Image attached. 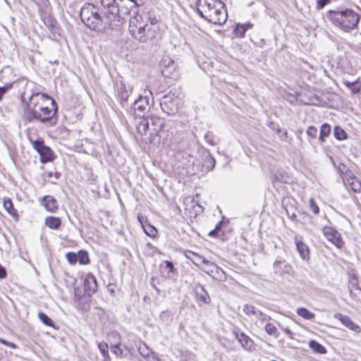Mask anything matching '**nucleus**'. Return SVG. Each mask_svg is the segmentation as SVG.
Instances as JSON below:
<instances>
[{
    "label": "nucleus",
    "mask_w": 361,
    "mask_h": 361,
    "mask_svg": "<svg viewBox=\"0 0 361 361\" xmlns=\"http://www.w3.org/2000/svg\"><path fill=\"white\" fill-rule=\"evenodd\" d=\"M100 4L105 11L104 16L91 4H85L80 10L81 20L92 30L106 25L120 27L130 15V10L136 7L135 0H100Z\"/></svg>",
    "instance_id": "obj_1"
},
{
    "label": "nucleus",
    "mask_w": 361,
    "mask_h": 361,
    "mask_svg": "<svg viewBox=\"0 0 361 361\" xmlns=\"http://www.w3.org/2000/svg\"><path fill=\"white\" fill-rule=\"evenodd\" d=\"M135 4L136 7L130 10V14L133 13V16L129 19V32L135 39L140 42L145 43L153 40L159 35V26L150 18L145 22L142 16L138 13L139 4L136 1Z\"/></svg>",
    "instance_id": "obj_2"
},
{
    "label": "nucleus",
    "mask_w": 361,
    "mask_h": 361,
    "mask_svg": "<svg viewBox=\"0 0 361 361\" xmlns=\"http://www.w3.org/2000/svg\"><path fill=\"white\" fill-rule=\"evenodd\" d=\"M77 283L78 280L75 279L73 304L79 311L87 312L90 308L89 298L98 288L97 279L92 274L89 273L85 279H80V284L83 285L82 288L77 286Z\"/></svg>",
    "instance_id": "obj_3"
},
{
    "label": "nucleus",
    "mask_w": 361,
    "mask_h": 361,
    "mask_svg": "<svg viewBox=\"0 0 361 361\" xmlns=\"http://www.w3.org/2000/svg\"><path fill=\"white\" fill-rule=\"evenodd\" d=\"M197 12L208 22L216 24H224L228 18L225 4L219 0H198Z\"/></svg>",
    "instance_id": "obj_4"
},
{
    "label": "nucleus",
    "mask_w": 361,
    "mask_h": 361,
    "mask_svg": "<svg viewBox=\"0 0 361 361\" xmlns=\"http://www.w3.org/2000/svg\"><path fill=\"white\" fill-rule=\"evenodd\" d=\"M57 110L56 102L50 97L49 104H42L37 111L33 110L27 113L26 121L32 123L37 121L46 126H53L57 122Z\"/></svg>",
    "instance_id": "obj_5"
},
{
    "label": "nucleus",
    "mask_w": 361,
    "mask_h": 361,
    "mask_svg": "<svg viewBox=\"0 0 361 361\" xmlns=\"http://www.w3.org/2000/svg\"><path fill=\"white\" fill-rule=\"evenodd\" d=\"M333 23L348 32L355 29L360 20L359 15L351 9L334 11L332 16Z\"/></svg>",
    "instance_id": "obj_6"
},
{
    "label": "nucleus",
    "mask_w": 361,
    "mask_h": 361,
    "mask_svg": "<svg viewBox=\"0 0 361 361\" xmlns=\"http://www.w3.org/2000/svg\"><path fill=\"white\" fill-rule=\"evenodd\" d=\"M149 126V142L155 140L156 137H159V142L162 140L163 144L169 145L171 140L165 137V131L164 130V120L157 116H147Z\"/></svg>",
    "instance_id": "obj_7"
},
{
    "label": "nucleus",
    "mask_w": 361,
    "mask_h": 361,
    "mask_svg": "<svg viewBox=\"0 0 361 361\" xmlns=\"http://www.w3.org/2000/svg\"><path fill=\"white\" fill-rule=\"evenodd\" d=\"M180 99L177 94V90L173 89L164 94L160 99L161 110L167 115H175L179 109Z\"/></svg>",
    "instance_id": "obj_8"
},
{
    "label": "nucleus",
    "mask_w": 361,
    "mask_h": 361,
    "mask_svg": "<svg viewBox=\"0 0 361 361\" xmlns=\"http://www.w3.org/2000/svg\"><path fill=\"white\" fill-rule=\"evenodd\" d=\"M50 96L47 94L35 92L32 93L29 97V104H25V116L27 113L32 111L33 110L37 111L42 104H49L50 102Z\"/></svg>",
    "instance_id": "obj_9"
},
{
    "label": "nucleus",
    "mask_w": 361,
    "mask_h": 361,
    "mask_svg": "<svg viewBox=\"0 0 361 361\" xmlns=\"http://www.w3.org/2000/svg\"><path fill=\"white\" fill-rule=\"evenodd\" d=\"M161 74L165 78L176 80L178 78V72L175 62L169 56H164L159 64Z\"/></svg>",
    "instance_id": "obj_10"
},
{
    "label": "nucleus",
    "mask_w": 361,
    "mask_h": 361,
    "mask_svg": "<svg viewBox=\"0 0 361 361\" xmlns=\"http://www.w3.org/2000/svg\"><path fill=\"white\" fill-rule=\"evenodd\" d=\"M33 148L37 152L40 157L42 163L45 164L52 160L53 152L51 148L44 145V140L38 138L35 140H30Z\"/></svg>",
    "instance_id": "obj_11"
},
{
    "label": "nucleus",
    "mask_w": 361,
    "mask_h": 361,
    "mask_svg": "<svg viewBox=\"0 0 361 361\" xmlns=\"http://www.w3.org/2000/svg\"><path fill=\"white\" fill-rule=\"evenodd\" d=\"M144 95H140L138 99H135L133 104L134 110L140 112H145L150 109L151 105L154 102L152 92L149 90L144 91Z\"/></svg>",
    "instance_id": "obj_12"
},
{
    "label": "nucleus",
    "mask_w": 361,
    "mask_h": 361,
    "mask_svg": "<svg viewBox=\"0 0 361 361\" xmlns=\"http://www.w3.org/2000/svg\"><path fill=\"white\" fill-rule=\"evenodd\" d=\"M116 90L121 106L125 107L128 97L133 92V87L130 85L125 84L123 81H117Z\"/></svg>",
    "instance_id": "obj_13"
},
{
    "label": "nucleus",
    "mask_w": 361,
    "mask_h": 361,
    "mask_svg": "<svg viewBox=\"0 0 361 361\" xmlns=\"http://www.w3.org/2000/svg\"><path fill=\"white\" fill-rule=\"evenodd\" d=\"M274 273L279 276L290 274L292 271L291 265L283 257H277L273 264Z\"/></svg>",
    "instance_id": "obj_14"
},
{
    "label": "nucleus",
    "mask_w": 361,
    "mask_h": 361,
    "mask_svg": "<svg viewBox=\"0 0 361 361\" xmlns=\"http://www.w3.org/2000/svg\"><path fill=\"white\" fill-rule=\"evenodd\" d=\"M76 263L81 265H87L90 263L89 255L86 250H80L78 252H69V264H75Z\"/></svg>",
    "instance_id": "obj_15"
},
{
    "label": "nucleus",
    "mask_w": 361,
    "mask_h": 361,
    "mask_svg": "<svg viewBox=\"0 0 361 361\" xmlns=\"http://www.w3.org/2000/svg\"><path fill=\"white\" fill-rule=\"evenodd\" d=\"M186 257L191 260V262L195 264L196 266H200V263H204L206 264H208L211 267H212L214 269H216V272L219 273V271L224 272L222 269L219 267L216 264L214 263L210 262L209 260L204 258L203 257L200 256V255L195 253L192 251H188V253L185 255Z\"/></svg>",
    "instance_id": "obj_16"
},
{
    "label": "nucleus",
    "mask_w": 361,
    "mask_h": 361,
    "mask_svg": "<svg viewBox=\"0 0 361 361\" xmlns=\"http://www.w3.org/2000/svg\"><path fill=\"white\" fill-rule=\"evenodd\" d=\"M323 233L327 240L331 241L337 247L341 248L343 245L341 234L334 228L326 226L323 228Z\"/></svg>",
    "instance_id": "obj_17"
},
{
    "label": "nucleus",
    "mask_w": 361,
    "mask_h": 361,
    "mask_svg": "<svg viewBox=\"0 0 361 361\" xmlns=\"http://www.w3.org/2000/svg\"><path fill=\"white\" fill-rule=\"evenodd\" d=\"M41 18L50 32H51L54 35H60V28L58 27L57 23L53 16L49 14L44 13L41 16Z\"/></svg>",
    "instance_id": "obj_18"
},
{
    "label": "nucleus",
    "mask_w": 361,
    "mask_h": 361,
    "mask_svg": "<svg viewBox=\"0 0 361 361\" xmlns=\"http://www.w3.org/2000/svg\"><path fill=\"white\" fill-rule=\"evenodd\" d=\"M334 317L350 330L353 331L356 333L360 332L361 329L360 326L354 323L349 317L343 315L341 313L336 314Z\"/></svg>",
    "instance_id": "obj_19"
},
{
    "label": "nucleus",
    "mask_w": 361,
    "mask_h": 361,
    "mask_svg": "<svg viewBox=\"0 0 361 361\" xmlns=\"http://www.w3.org/2000/svg\"><path fill=\"white\" fill-rule=\"evenodd\" d=\"M295 243L298 252L301 258L304 260H307L310 258L309 247L305 244L298 236L295 237Z\"/></svg>",
    "instance_id": "obj_20"
},
{
    "label": "nucleus",
    "mask_w": 361,
    "mask_h": 361,
    "mask_svg": "<svg viewBox=\"0 0 361 361\" xmlns=\"http://www.w3.org/2000/svg\"><path fill=\"white\" fill-rule=\"evenodd\" d=\"M195 292L197 300L204 302V304H209L210 302V297L207 291L201 284L195 286Z\"/></svg>",
    "instance_id": "obj_21"
},
{
    "label": "nucleus",
    "mask_w": 361,
    "mask_h": 361,
    "mask_svg": "<svg viewBox=\"0 0 361 361\" xmlns=\"http://www.w3.org/2000/svg\"><path fill=\"white\" fill-rule=\"evenodd\" d=\"M215 162L214 158L209 152L204 153L202 154V171L206 172L212 171L215 166Z\"/></svg>",
    "instance_id": "obj_22"
},
{
    "label": "nucleus",
    "mask_w": 361,
    "mask_h": 361,
    "mask_svg": "<svg viewBox=\"0 0 361 361\" xmlns=\"http://www.w3.org/2000/svg\"><path fill=\"white\" fill-rule=\"evenodd\" d=\"M136 129L137 133L141 135H146L147 133H149V126L147 116H143L138 119L136 123Z\"/></svg>",
    "instance_id": "obj_23"
},
{
    "label": "nucleus",
    "mask_w": 361,
    "mask_h": 361,
    "mask_svg": "<svg viewBox=\"0 0 361 361\" xmlns=\"http://www.w3.org/2000/svg\"><path fill=\"white\" fill-rule=\"evenodd\" d=\"M42 204L44 208L51 212H54L57 209V202L56 199L51 195H45L42 200Z\"/></svg>",
    "instance_id": "obj_24"
},
{
    "label": "nucleus",
    "mask_w": 361,
    "mask_h": 361,
    "mask_svg": "<svg viewBox=\"0 0 361 361\" xmlns=\"http://www.w3.org/2000/svg\"><path fill=\"white\" fill-rule=\"evenodd\" d=\"M235 337L241 345L246 350H252L253 347V341L244 333H235Z\"/></svg>",
    "instance_id": "obj_25"
},
{
    "label": "nucleus",
    "mask_w": 361,
    "mask_h": 361,
    "mask_svg": "<svg viewBox=\"0 0 361 361\" xmlns=\"http://www.w3.org/2000/svg\"><path fill=\"white\" fill-rule=\"evenodd\" d=\"M243 312L249 316H255V317L262 319L263 313L252 305L246 304L243 307Z\"/></svg>",
    "instance_id": "obj_26"
},
{
    "label": "nucleus",
    "mask_w": 361,
    "mask_h": 361,
    "mask_svg": "<svg viewBox=\"0 0 361 361\" xmlns=\"http://www.w3.org/2000/svg\"><path fill=\"white\" fill-rule=\"evenodd\" d=\"M112 353L116 356L126 357L130 353V350L126 345H122L119 343L112 346Z\"/></svg>",
    "instance_id": "obj_27"
},
{
    "label": "nucleus",
    "mask_w": 361,
    "mask_h": 361,
    "mask_svg": "<svg viewBox=\"0 0 361 361\" xmlns=\"http://www.w3.org/2000/svg\"><path fill=\"white\" fill-rule=\"evenodd\" d=\"M4 209L7 211V212L12 216L15 219H18V211L14 208L13 202L11 199L6 198L4 200L3 203Z\"/></svg>",
    "instance_id": "obj_28"
},
{
    "label": "nucleus",
    "mask_w": 361,
    "mask_h": 361,
    "mask_svg": "<svg viewBox=\"0 0 361 361\" xmlns=\"http://www.w3.org/2000/svg\"><path fill=\"white\" fill-rule=\"evenodd\" d=\"M331 126L328 123H324L322 125L319 131V140L320 142L323 143L325 142L326 138L329 136L331 133Z\"/></svg>",
    "instance_id": "obj_29"
},
{
    "label": "nucleus",
    "mask_w": 361,
    "mask_h": 361,
    "mask_svg": "<svg viewBox=\"0 0 361 361\" xmlns=\"http://www.w3.org/2000/svg\"><path fill=\"white\" fill-rule=\"evenodd\" d=\"M61 221L59 217L48 216L45 219V225L51 229H57L61 226Z\"/></svg>",
    "instance_id": "obj_30"
},
{
    "label": "nucleus",
    "mask_w": 361,
    "mask_h": 361,
    "mask_svg": "<svg viewBox=\"0 0 361 361\" xmlns=\"http://www.w3.org/2000/svg\"><path fill=\"white\" fill-rule=\"evenodd\" d=\"M309 347L315 353L319 354H325L326 350L324 346L314 340H312L309 343Z\"/></svg>",
    "instance_id": "obj_31"
},
{
    "label": "nucleus",
    "mask_w": 361,
    "mask_h": 361,
    "mask_svg": "<svg viewBox=\"0 0 361 361\" xmlns=\"http://www.w3.org/2000/svg\"><path fill=\"white\" fill-rule=\"evenodd\" d=\"M252 25L250 23L247 24H237L235 29L234 32L237 37H243L245 32L248 28L251 27Z\"/></svg>",
    "instance_id": "obj_32"
},
{
    "label": "nucleus",
    "mask_w": 361,
    "mask_h": 361,
    "mask_svg": "<svg viewBox=\"0 0 361 361\" xmlns=\"http://www.w3.org/2000/svg\"><path fill=\"white\" fill-rule=\"evenodd\" d=\"M296 312L300 317L307 320H312L315 317V314L305 307L298 308Z\"/></svg>",
    "instance_id": "obj_33"
},
{
    "label": "nucleus",
    "mask_w": 361,
    "mask_h": 361,
    "mask_svg": "<svg viewBox=\"0 0 361 361\" xmlns=\"http://www.w3.org/2000/svg\"><path fill=\"white\" fill-rule=\"evenodd\" d=\"M334 137L338 140H343L347 138V133L342 128L338 126L334 127Z\"/></svg>",
    "instance_id": "obj_34"
},
{
    "label": "nucleus",
    "mask_w": 361,
    "mask_h": 361,
    "mask_svg": "<svg viewBox=\"0 0 361 361\" xmlns=\"http://www.w3.org/2000/svg\"><path fill=\"white\" fill-rule=\"evenodd\" d=\"M276 133L282 141L287 142L288 143L291 142L292 138L288 135L286 130L281 129L279 126H277Z\"/></svg>",
    "instance_id": "obj_35"
},
{
    "label": "nucleus",
    "mask_w": 361,
    "mask_h": 361,
    "mask_svg": "<svg viewBox=\"0 0 361 361\" xmlns=\"http://www.w3.org/2000/svg\"><path fill=\"white\" fill-rule=\"evenodd\" d=\"M138 351L140 354L144 357H149L152 351L147 346L145 343H141L138 346Z\"/></svg>",
    "instance_id": "obj_36"
},
{
    "label": "nucleus",
    "mask_w": 361,
    "mask_h": 361,
    "mask_svg": "<svg viewBox=\"0 0 361 361\" xmlns=\"http://www.w3.org/2000/svg\"><path fill=\"white\" fill-rule=\"evenodd\" d=\"M350 185L351 189L355 192H361V181L356 177L352 178V181L349 183Z\"/></svg>",
    "instance_id": "obj_37"
},
{
    "label": "nucleus",
    "mask_w": 361,
    "mask_h": 361,
    "mask_svg": "<svg viewBox=\"0 0 361 361\" xmlns=\"http://www.w3.org/2000/svg\"><path fill=\"white\" fill-rule=\"evenodd\" d=\"M98 348L104 358V361H107V360H109L108 345L106 343H99L98 344Z\"/></svg>",
    "instance_id": "obj_38"
},
{
    "label": "nucleus",
    "mask_w": 361,
    "mask_h": 361,
    "mask_svg": "<svg viewBox=\"0 0 361 361\" xmlns=\"http://www.w3.org/2000/svg\"><path fill=\"white\" fill-rule=\"evenodd\" d=\"M145 233L152 238H155L157 234V230L156 228L150 224L142 226Z\"/></svg>",
    "instance_id": "obj_39"
},
{
    "label": "nucleus",
    "mask_w": 361,
    "mask_h": 361,
    "mask_svg": "<svg viewBox=\"0 0 361 361\" xmlns=\"http://www.w3.org/2000/svg\"><path fill=\"white\" fill-rule=\"evenodd\" d=\"M39 319L46 326H52L54 324V322L52 319L48 317L45 313L44 312H39L38 314Z\"/></svg>",
    "instance_id": "obj_40"
},
{
    "label": "nucleus",
    "mask_w": 361,
    "mask_h": 361,
    "mask_svg": "<svg viewBox=\"0 0 361 361\" xmlns=\"http://www.w3.org/2000/svg\"><path fill=\"white\" fill-rule=\"evenodd\" d=\"M264 329H265L266 332L269 335L274 336L276 338L278 337L279 334L277 332V329L273 324H271V323L267 324Z\"/></svg>",
    "instance_id": "obj_41"
},
{
    "label": "nucleus",
    "mask_w": 361,
    "mask_h": 361,
    "mask_svg": "<svg viewBox=\"0 0 361 361\" xmlns=\"http://www.w3.org/2000/svg\"><path fill=\"white\" fill-rule=\"evenodd\" d=\"M82 107L81 104H78L77 106H75L74 110L75 118H69V120H71L73 123L77 121L78 120H80L82 117Z\"/></svg>",
    "instance_id": "obj_42"
},
{
    "label": "nucleus",
    "mask_w": 361,
    "mask_h": 361,
    "mask_svg": "<svg viewBox=\"0 0 361 361\" xmlns=\"http://www.w3.org/2000/svg\"><path fill=\"white\" fill-rule=\"evenodd\" d=\"M20 102H21V104H22V111H23V115H22V117L23 118L25 121V104H29V100L27 101L26 100V98H25V92H23L21 94H20Z\"/></svg>",
    "instance_id": "obj_43"
},
{
    "label": "nucleus",
    "mask_w": 361,
    "mask_h": 361,
    "mask_svg": "<svg viewBox=\"0 0 361 361\" xmlns=\"http://www.w3.org/2000/svg\"><path fill=\"white\" fill-rule=\"evenodd\" d=\"M350 295L353 300L361 302V288L354 291L353 289H350Z\"/></svg>",
    "instance_id": "obj_44"
},
{
    "label": "nucleus",
    "mask_w": 361,
    "mask_h": 361,
    "mask_svg": "<svg viewBox=\"0 0 361 361\" xmlns=\"http://www.w3.org/2000/svg\"><path fill=\"white\" fill-rule=\"evenodd\" d=\"M358 288H360V286L358 284L357 279L355 276H353L352 280L349 282V285H348L349 293H350V289H353L354 291Z\"/></svg>",
    "instance_id": "obj_45"
},
{
    "label": "nucleus",
    "mask_w": 361,
    "mask_h": 361,
    "mask_svg": "<svg viewBox=\"0 0 361 361\" xmlns=\"http://www.w3.org/2000/svg\"><path fill=\"white\" fill-rule=\"evenodd\" d=\"M13 82L7 83L0 87V101L2 99L6 92L13 87Z\"/></svg>",
    "instance_id": "obj_46"
},
{
    "label": "nucleus",
    "mask_w": 361,
    "mask_h": 361,
    "mask_svg": "<svg viewBox=\"0 0 361 361\" xmlns=\"http://www.w3.org/2000/svg\"><path fill=\"white\" fill-rule=\"evenodd\" d=\"M307 134L312 138H315L317 135V129L314 126H309L307 129Z\"/></svg>",
    "instance_id": "obj_47"
},
{
    "label": "nucleus",
    "mask_w": 361,
    "mask_h": 361,
    "mask_svg": "<svg viewBox=\"0 0 361 361\" xmlns=\"http://www.w3.org/2000/svg\"><path fill=\"white\" fill-rule=\"evenodd\" d=\"M310 207L311 210L312 211V212L314 214H319V208L317 206V204H316L315 201L312 198H311L310 200Z\"/></svg>",
    "instance_id": "obj_48"
},
{
    "label": "nucleus",
    "mask_w": 361,
    "mask_h": 361,
    "mask_svg": "<svg viewBox=\"0 0 361 361\" xmlns=\"http://www.w3.org/2000/svg\"><path fill=\"white\" fill-rule=\"evenodd\" d=\"M0 343L3 344L4 345H6L12 349H16L18 348L16 344H15L14 343L8 341L2 338H0Z\"/></svg>",
    "instance_id": "obj_49"
},
{
    "label": "nucleus",
    "mask_w": 361,
    "mask_h": 361,
    "mask_svg": "<svg viewBox=\"0 0 361 361\" xmlns=\"http://www.w3.org/2000/svg\"><path fill=\"white\" fill-rule=\"evenodd\" d=\"M329 2H330V0H317V8L318 9H322L326 5H327Z\"/></svg>",
    "instance_id": "obj_50"
},
{
    "label": "nucleus",
    "mask_w": 361,
    "mask_h": 361,
    "mask_svg": "<svg viewBox=\"0 0 361 361\" xmlns=\"http://www.w3.org/2000/svg\"><path fill=\"white\" fill-rule=\"evenodd\" d=\"M7 276V272L5 269L1 264H0V279H5Z\"/></svg>",
    "instance_id": "obj_51"
},
{
    "label": "nucleus",
    "mask_w": 361,
    "mask_h": 361,
    "mask_svg": "<svg viewBox=\"0 0 361 361\" xmlns=\"http://www.w3.org/2000/svg\"><path fill=\"white\" fill-rule=\"evenodd\" d=\"M345 176L346 179H347V180H348V183H350V181H352V178H353V177H355V176L353 175V172H352L351 171H350V170H348V171H345Z\"/></svg>",
    "instance_id": "obj_52"
},
{
    "label": "nucleus",
    "mask_w": 361,
    "mask_h": 361,
    "mask_svg": "<svg viewBox=\"0 0 361 361\" xmlns=\"http://www.w3.org/2000/svg\"><path fill=\"white\" fill-rule=\"evenodd\" d=\"M283 331L291 339L293 338V333L288 328H283Z\"/></svg>",
    "instance_id": "obj_53"
},
{
    "label": "nucleus",
    "mask_w": 361,
    "mask_h": 361,
    "mask_svg": "<svg viewBox=\"0 0 361 361\" xmlns=\"http://www.w3.org/2000/svg\"><path fill=\"white\" fill-rule=\"evenodd\" d=\"M223 221H219L215 226L214 228V230L218 232L219 233V232L221 231V227H222V224H223Z\"/></svg>",
    "instance_id": "obj_54"
},
{
    "label": "nucleus",
    "mask_w": 361,
    "mask_h": 361,
    "mask_svg": "<svg viewBox=\"0 0 361 361\" xmlns=\"http://www.w3.org/2000/svg\"><path fill=\"white\" fill-rule=\"evenodd\" d=\"M209 235L211 237L216 238L219 236V233L213 229L209 233Z\"/></svg>",
    "instance_id": "obj_55"
},
{
    "label": "nucleus",
    "mask_w": 361,
    "mask_h": 361,
    "mask_svg": "<svg viewBox=\"0 0 361 361\" xmlns=\"http://www.w3.org/2000/svg\"><path fill=\"white\" fill-rule=\"evenodd\" d=\"M166 267L169 269L171 271L173 268V264L170 261H166Z\"/></svg>",
    "instance_id": "obj_56"
},
{
    "label": "nucleus",
    "mask_w": 361,
    "mask_h": 361,
    "mask_svg": "<svg viewBox=\"0 0 361 361\" xmlns=\"http://www.w3.org/2000/svg\"><path fill=\"white\" fill-rule=\"evenodd\" d=\"M147 361H159L158 358L154 356L152 354L149 355V357H146Z\"/></svg>",
    "instance_id": "obj_57"
},
{
    "label": "nucleus",
    "mask_w": 361,
    "mask_h": 361,
    "mask_svg": "<svg viewBox=\"0 0 361 361\" xmlns=\"http://www.w3.org/2000/svg\"><path fill=\"white\" fill-rule=\"evenodd\" d=\"M38 6H41L44 4L45 0H31Z\"/></svg>",
    "instance_id": "obj_58"
},
{
    "label": "nucleus",
    "mask_w": 361,
    "mask_h": 361,
    "mask_svg": "<svg viewBox=\"0 0 361 361\" xmlns=\"http://www.w3.org/2000/svg\"><path fill=\"white\" fill-rule=\"evenodd\" d=\"M355 82H349V81L344 82V84L345 85V86H347L349 88L353 87L355 85Z\"/></svg>",
    "instance_id": "obj_59"
},
{
    "label": "nucleus",
    "mask_w": 361,
    "mask_h": 361,
    "mask_svg": "<svg viewBox=\"0 0 361 361\" xmlns=\"http://www.w3.org/2000/svg\"><path fill=\"white\" fill-rule=\"evenodd\" d=\"M277 126H279L278 124H276L273 122H271L269 127L271 128L274 130L276 132Z\"/></svg>",
    "instance_id": "obj_60"
},
{
    "label": "nucleus",
    "mask_w": 361,
    "mask_h": 361,
    "mask_svg": "<svg viewBox=\"0 0 361 361\" xmlns=\"http://www.w3.org/2000/svg\"><path fill=\"white\" fill-rule=\"evenodd\" d=\"M352 91L355 94V93H357L360 92V89H352Z\"/></svg>",
    "instance_id": "obj_61"
},
{
    "label": "nucleus",
    "mask_w": 361,
    "mask_h": 361,
    "mask_svg": "<svg viewBox=\"0 0 361 361\" xmlns=\"http://www.w3.org/2000/svg\"><path fill=\"white\" fill-rule=\"evenodd\" d=\"M152 287L156 290V291L158 293H159L160 290H159V289L155 285H152Z\"/></svg>",
    "instance_id": "obj_62"
},
{
    "label": "nucleus",
    "mask_w": 361,
    "mask_h": 361,
    "mask_svg": "<svg viewBox=\"0 0 361 361\" xmlns=\"http://www.w3.org/2000/svg\"><path fill=\"white\" fill-rule=\"evenodd\" d=\"M296 133L298 135H300L301 133H302V130H298Z\"/></svg>",
    "instance_id": "obj_63"
},
{
    "label": "nucleus",
    "mask_w": 361,
    "mask_h": 361,
    "mask_svg": "<svg viewBox=\"0 0 361 361\" xmlns=\"http://www.w3.org/2000/svg\"><path fill=\"white\" fill-rule=\"evenodd\" d=\"M296 217V215L295 214H293L292 216H290V218L292 219H295Z\"/></svg>",
    "instance_id": "obj_64"
}]
</instances>
